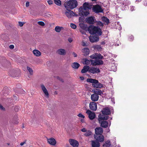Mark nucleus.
Wrapping results in <instances>:
<instances>
[{
  "label": "nucleus",
  "instance_id": "obj_16",
  "mask_svg": "<svg viewBox=\"0 0 147 147\" xmlns=\"http://www.w3.org/2000/svg\"><path fill=\"white\" fill-rule=\"evenodd\" d=\"M40 86L42 90L45 94V96L47 98H48L49 97V94L46 88L43 84H41Z\"/></svg>",
  "mask_w": 147,
  "mask_h": 147
},
{
  "label": "nucleus",
  "instance_id": "obj_24",
  "mask_svg": "<svg viewBox=\"0 0 147 147\" xmlns=\"http://www.w3.org/2000/svg\"><path fill=\"white\" fill-rule=\"evenodd\" d=\"M82 52L84 55H87L89 54L90 51L88 48H86L82 49Z\"/></svg>",
  "mask_w": 147,
  "mask_h": 147
},
{
  "label": "nucleus",
  "instance_id": "obj_49",
  "mask_svg": "<svg viewBox=\"0 0 147 147\" xmlns=\"http://www.w3.org/2000/svg\"><path fill=\"white\" fill-rule=\"evenodd\" d=\"M9 47L10 49H12L14 48V46L13 45H11L9 46Z\"/></svg>",
  "mask_w": 147,
  "mask_h": 147
},
{
  "label": "nucleus",
  "instance_id": "obj_54",
  "mask_svg": "<svg viewBox=\"0 0 147 147\" xmlns=\"http://www.w3.org/2000/svg\"><path fill=\"white\" fill-rule=\"evenodd\" d=\"M21 91L22 93H20L21 94H24L25 92L22 90V89H21Z\"/></svg>",
  "mask_w": 147,
  "mask_h": 147
},
{
  "label": "nucleus",
  "instance_id": "obj_32",
  "mask_svg": "<svg viewBox=\"0 0 147 147\" xmlns=\"http://www.w3.org/2000/svg\"><path fill=\"white\" fill-rule=\"evenodd\" d=\"M63 29V28L62 27L57 26L55 28V29L56 32H60L61 30Z\"/></svg>",
  "mask_w": 147,
  "mask_h": 147
},
{
  "label": "nucleus",
  "instance_id": "obj_19",
  "mask_svg": "<svg viewBox=\"0 0 147 147\" xmlns=\"http://www.w3.org/2000/svg\"><path fill=\"white\" fill-rule=\"evenodd\" d=\"M57 53L59 55H64L66 53V51L65 49H60L57 51Z\"/></svg>",
  "mask_w": 147,
  "mask_h": 147
},
{
  "label": "nucleus",
  "instance_id": "obj_38",
  "mask_svg": "<svg viewBox=\"0 0 147 147\" xmlns=\"http://www.w3.org/2000/svg\"><path fill=\"white\" fill-rule=\"evenodd\" d=\"M38 24L42 26H44L45 25V24L44 22L42 21H39L38 22Z\"/></svg>",
  "mask_w": 147,
  "mask_h": 147
},
{
  "label": "nucleus",
  "instance_id": "obj_31",
  "mask_svg": "<svg viewBox=\"0 0 147 147\" xmlns=\"http://www.w3.org/2000/svg\"><path fill=\"white\" fill-rule=\"evenodd\" d=\"M102 21L105 22L106 24H108L109 23V19L107 18L103 17L102 18Z\"/></svg>",
  "mask_w": 147,
  "mask_h": 147
},
{
  "label": "nucleus",
  "instance_id": "obj_44",
  "mask_svg": "<svg viewBox=\"0 0 147 147\" xmlns=\"http://www.w3.org/2000/svg\"><path fill=\"white\" fill-rule=\"evenodd\" d=\"M0 109L3 111H5V108L0 104Z\"/></svg>",
  "mask_w": 147,
  "mask_h": 147
},
{
  "label": "nucleus",
  "instance_id": "obj_39",
  "mask_svg": "<svg viewBox=\"0 0 147 147\" xmlns=\"http://www.w3.org/2000/svg\"><path fill=\"white\" fill-rule=\"evenodd\" d=\"M70 27L73 29H75L76 28V25L74 24H71Z\"/></svg>",
  "mask_w": 147,
  "mask_h": 147
},
{
  "label": "nucleus",
  "instance_id": "obj_58",
  "mask_svg": "<svg viewBox=\"0 0 147 147\" xmlns=\"http://www.w3.org/2000/svg\"><path fill=\"white\" fill-rule=\"evenodd\" d=\"M111 101H112V102H113V103L114 104L115 103V101L114 100V99H111Z\"/></svg>",
  "mask_w": 147,
  "mask_h": 147
},
{
  "label": "nucleus",
  "instance_id": "obj_34",
  "mask_svg": "<svg viewBox=\"0 0 147 147\" xmlns=\"http://www.w3.org/2000/svg\"><path fill=\"white\" fill-rule=\"evenodd\" d=\"M27 69L29 71L30 74L31 75H32L33 74V70L32 69L29 67H27Z\"/></svg>",
  "mask_w": 147,
  "mask_h": 147
},
{
  "label": "nucleus",
  "instance_id": "obj_6",
  "mask_svg": "<svg viewBox=\"0 0 147 147\" xmlns=\"http://www.w3.org/2000/svg\"><path fill=\"white\" fill-rule=\"evenodd\" d=\"M87 82L92 83V86L94 88H101L103 86L98 81L95 79L92 78H88L87 79Z\"/></svg>",
  "mask_w": 147,
  "mask_h": 147
},
{
  "label": "nucleus",
  "instance_id": "obj_4",
  "mask_svg": "<svg viewBox=\"0 0 147 147\" xmlns=\"http://www.w3.org/2000/svg\"><path fill=\"white\" fill-rule=\"evenodd\" d=\"M88 31L91 34H97L99 35H101L102 32L101 29L98 27L90 25L88 28Z\"/></svg>",
  "mask_w": 147,
  "mask_h": 147
},
{
  "label": "nucleus",
  "instance_id": "obj_41",
  "mask_svg": "<svg viewBox=\"0 0 147 147\" xmlns=\"http://www.w3.org/2000/svg\"><path fill=\"white\" fill-rule=\"evenodd\" d=\"M78 116L82 118H84L85 117V116L81 113L78 114Z\"/></svg>",
  "mask_w": 147,
  "mask_h": 147
},
{
  "label": "nucleus",
  "instance_id": "obj_59",
  "mask_svg": "<svg viewBox=\"0 0 147 147\" xmlns=\"http://www.w3.org/2000/svg\"><path fill=\"white\" fill-rule=\"evenodd\" d=\"M80 78L81 80H83L84 79V78L83 77H80Z\"/></svg>",
  "mask_w": 147,
  "mask_h": 147
},
{
  "label": "nucleus",
  "instance_id": "obj_62",
  "mask_svg": "<svg viewBox=\"0 0 147 147\" xmlns=\"http://www.w3.org/2000/svg\"><path fill=\"white\" fill-rule=\"evenodd\" d=\"M22 127H23V128L24 127V126H23V125L22 126Z\"/></svg>",
  "mask_w": 147,
  "mask_h": 147
},
{
  "label": "nucleus",
  "instance_id": "obj_21",
  "mask_svg": "<svg viewBox=\"0 0 147 147\" xmlns=\"http://www.w3.org/2000/svg\"><path fill=\"white\" fill-rule=\"evenodd\" d=\"M73 12L72 11L67 10V11H66L65 13V14L66 16L69 18H71L73 16Z\"/></svg>",
  "mask_w": 147,
  "mask_h": 147
},
{
  "label": "nucleus",
  "instance_id": "obj_23",
  "mask_svg": "<svg viewBox=\"0 0 147 147\" xmlns=\"http://www.w3.org/2000/svg\"><path fill=\"white\" fill-rule=\"evenodd\" d=\"M79 25L80 28L82 29L85 30H88V28L87 25L83 23H80Z\"/></svg>",
  "mask_w": 147,
  "mask_h": 147
},
{
  "label": "nucleus",
  "instance_id": "obj_17",
  "mask_svg": "<svg viewBox=\"0 0 147 147\" xmlns=\"http://www.w3.org/2000/svg\"><path fill=\"white\" fill-rule=\"evenodd\" d=\"M103 132L102 129L101 127H97L95 129V132L96 135H102Z\"/></svg>",
  "mask_w": 147,
  "mask_h": 147
},
{
  "label": "nucleus",
  "instance_id": "obj_61",
  "mask_svg": "<svg viewBox=\"0 0 147 147\" xmlns=\"http://www.w3.org/2000/svg\"><path fill=\"white\" fill-rule=\"evenodd\" d=\"M130 38L132 39H132L133 38V36H131L130 37Z\"/></svg>",
  "mask_w": 147,
  "mask_h": 147
},
{
  "label": "nucleus",
  "instance_id": "obj_47",
  "mask_svg": "<svg viewBox=\"0 0 147 147\" xmlns=\"http://www.w3.org/2000/svg\"><path fill=\"white\" fill-rule=\"evenodd\" d=\"M48 3L49 5H51L53 4V2L51 0H49L48 1Z\"/></svg>",
  "mask_w": 147,
  "mask_h": 147
},
{
  "label": "nucleus",
  "instance_id": "obj_52",
  "mask_svg": "<svg viewBox=\"0 0 147 147\" xmlns=\"http://www.w3.org/2000/svg\"><path fill=\"white\" fill-rule=\"evenodd\" d=\"M29 5V2H27L26 3V7H28Z\"/></svg>",
  "mask_w": 147,
  "mask_h": 147
},
{
  "label": "nucleus",
  "instance_id": "obj_56",
  "mask_svg": "<svg viewBox=\"0 0 147 147\" xmlns=\"http://www.w3.org/2000/svg\"><path fill=\"white\" fill-rule=\"evenodd\" d=\"M144 5L147 6V0L145 1Z\"/></svg>",
  "mask_w": 147,
  "mask_h": 147
},
{
  "label": "nucleus",
  "instance_id": "obj_5",
  "mask_svg": "<svg viewBox=\"0 0 147 147\" xmlns=\"http://www.w3.org/2000/svg\"><path fill=\"white\" fill-rule=\"evenodd\" d=\"M78 5L77 2L75 0H70L65 3V7L67 10L73 9Z\"/></svg>",
  "mask_w": 147,
  "mask_h": 147
},
{
  "label": "nucleus",
  "instance_id": "obj_33",
  "mask_svg": "<svg viewBox=\"0 0 147 147\" xmlns=\"http://www.w3.org/2000/svg\"><path fill=\"white\" fill-rule=\"evenodd\" d=\"M84 60V62H83L84 64L88 65L90 64V60H89L87 59H85Z\"/></svg>",
  "mask_w": 147,
  "mask_h": 147
},
{
  "label": "nucleus",
  "instance_id": "obj_13",
  "mask_svg": "<svg viewBox=\"0 0 147 147\" xmlns=\"http://www.w3.org/2000/svg\"><path fill=\"white\" fill-rule=\"evenodd\" d=\"M69 142L70 144L73 147H78L79 146V143L76 140L71 139L69 140Z\"/></svg>",
  "mask_w": 147,
  "mask_h": 147
},
{
  "label": "nucleus",
  "instance_id": "obj_30",
  "mask_svg": "<svg viewBox=\"0 0 147 147\" xmlns=\"http://www.w3.org/2000/svg\"><path fill=\"white\" fill-rule=\"evenodd\" d=\"M130 4V2L128 0H126L123 1L122 3V6L129 5Z\"/></svg>",
  "mask_w": 147,
  "mask_h": 147
},
{
  "label": "nucleus",
  "instance_id": "obj_53",
  "mask_svg": "<svg viewBox=\"0 0 147 147\" xmlns=\"http://www.w3.org/2000/svg\"><path fill=\"white\" fill-rule=\"evenodd\" d=\"M73 54L74 55V57H76L77 56V55L76 53H74Z\"/></svg>",
  "mask_w": 147,
  "mask_h": 147
},
{
  "label": "nucleus",
  "instance_id": "obj_35",
  "mask_svg": "<svg viewBox=\"0 0 147 147\" xmlns=\"http://www.w3.org/2000/svg\"><path fill=\"white\" fill-rule=\"evenodd\" d=\"M55 3L57 5L60 6L61 5V1L60 0H54Z\"/></svg>",
  "mask_w": 147,
  "mask_h": 147
},
{
  "label": "nucleus",
  "instance_id": "obj_36",
  "mask_svg": "<svg viewBox=\"0 0 147 147\" xmlns=\"http://www.w3.org/2000/svg\"><path fill=\"white\" fill-rule=\"evenodd\" d=\"M94 48L95 49H96L98 51L102 49L101 46L99 45H96L94 46Z\"/></svg>",
  "mask_w": 147,
  "mask_h": 147
},
{
  "label": "nucleus",
  "instance_id": "obj_3",
  "mask_svg": "<svg viewBox=\"0 0 147 147\" xmlns=\"http://www.w3.org/2000/svg\"><path fill=\"white\" fill-rule=\"evenodd\" d=\"M102 114H100L99 115V121H100V120H107L109 116L107 115L110 114V110L108 107H106L104 109L101 111Z\"/></svg>",
  "mask_w": 147,
  "mask_h": 147
},
{
  "label": "nucleus",
  "instance_id": "obj_27",
  "mask_svg": "<svg viewBox=\"0 0 147 147\" xmlns=\"http://www.w3.org/2000/svg\"><path fill=\"white\" fill-rule=\"evenodd\" d=\"M80 66V65L77 62H74L71 64L73 68L75 69H78Z\"/></svg>",
  "mask_w": 147,
  "mask_h": 147
},
{
  "label": "nucleus",
  "instance_id": "obj_45",
  "mask_svg": "<svg viewBox=\"0 0 147 147\" xmlns=\"http://www.w3.org/2000/svg\"><path fill=\"white\" fill-rule=\"evenodd\" d=\"M19 109V107H16L14 108L15 111L16 112H17Z\"/></svg>",
  "mask_w": 147,
  "mask_h": 147
},
{
  "label": "nucleus",
  "instance_id": "obj_25",
  "mask_svg": "<svg viewBox=\"0 0 147 147\" xmlns=\"http://www.w3.org/2000/svg\"><path fill=\"white\" fill-rule=\"evenodd\" d=\"M92 147H99L100 146V143L97 141H92Z\"/></svg>",
  "mask_w": 147,
  "mask_h": 147
},
{
  "label": "nucleus",
  "instance_id": "obj_18",
  "mask_svg": "<svg viewBox=\"0 0 147 147\" xmlns=\"http://www.w3.org/2000/svg\"><path fill=\"white\" fill-rule=\"evenodd\" d=\"M47 141L49 144L53 146H55L56 143V141L55 139L53 138L47 139Z\"/></svg>",
  "mask_w": 147,
  "mask_h": 147
},
{
  "label": "nucleus",
  "instance_id": "obj_20",
  "mask_svg": "<svg viewBox=\"0 0 147 147\" xmlns=\"http://www.w3.org/2000/svg\"><path fill=\"white\" fill-rule=\"evenodd\" d=\"M98 95L95 94H92L91 96V100L94 102L97 101L98 100Z\"/></svg>",
  "mask_w": 147,
  "mask_h": 147
},
{
  "label": "nucleus",
  "instance_id": "obj_29",
  "mask_svg": "<svg viewBox=\"0 0 147 147\" xmlns=\"http://www.w3.org/2000/svg\"><path fill=\"white\" fill-rule=\"evenodd\" d=\"M111 145L110 141L107 140L106 141L105 143L103 144V147H109Z\"/></svg>",
  "mask_w": 147,
  "mask_h": 147
},
{
  "label": "nucleus",
  "instance_id": "obj_1",
  "mask_svg": "<svg viewBox=\"0 0 147 147\" xmlns=\"http://www.w3.org/2000/svg\"><path fill=\"white\" fill-rule=\"evenodd\" d=\"M90 57L92 59H95V60H90L91 64L92 65L96 66L103 64V61L100 60L103 58V56L100 54L95 53L90 56Z\"/></svg>",
  "mask_w": 147,
  "mask_h": 147
},
{
  "label": "nucleus",
  "instance_id": "obj_43",
  "mask_svg": "<svg viewBox=\"0 0 147 147\" xmlns=\"http://www.w3.org/2000/svg\"><path fill=\"white\" fill-rule=\"evenodd\" d=\"M19 25L20 26H22L23 25L24 23L22 22H19Z\"/></svg>",
  "mask_w": 147,
  "mask_h": 147
},
{
  "label": "nucleus",
  "instance_id": "obj_42",
  "mask_svg": "<svg viewBox=\"0 0 147 147\" xmlns=\"http://www.w3.org/2000/svg\"><path fill=\"white\" fill-rule=\"evenodd\" d=\"M26 140H25L23 142H21L20 143V145L21 146H23L26 143Z\"/></svg>",
  "mask_w": 147,
  "mask_h": 147
},
{
  "label": "nucleus",
  "instance_id": "obj_2",
  "mask_svg": "<svg viewBox=\"0 0 147 147\" xmlns=\"http://www.w3.org/2000/svg\"><path fill=\"white\" fill-rule=\"evenodd\" d=\"M92 7L91 5L88 3L85 2L83 4V7L80 8L79 10L82 15L86 16L89 14V10Z\"/></svg>",
  "mask_w": 147,
  "mask_h": 147
},
{
  "label": "nucleus",
  "instance_id": "obj_46",
  "mask_svg": "<svg viewBox=\"0 0 147 147\" xmlns=\"http://www.w3.org/2000/svg\"><path fill=\"white\" fill-rule=\"evenodd\" d=\"M135 7L133 6H131L130 7V9L131 11L134 10Z\"/></svg>",
  "mask_w": 147,
  "mask_h": 147
},
{
  "label": "nucleus",
  "instance_id": "obj_28",
  "mask_svg": "<svg viewBox=\"0 0 147 147\" xmlns=\"http://www.w3.org/2000/svg\"><path fill=\"white\" fill-rule=\"evenodd\" d=\"M33 53L36 56H39L41 55L40 52L37 50H34L33 51Z\"/></svg>",
  "mask_w": 147,
  "mask_h": 147
},
{
  "label": "nucleus",
  "instance_id": "obj_51",
  "mask_svg": "<svg viewBox=\"0 0 147 147\" xmlns=\"http://www.w3.org/2000/svg\"><path fill=\"white\" fill-rule=\"evenodd\" d=\"M82 131L83 132H85L86 131V130L85 128H83L81 129Z\"/></svg>",
  "mask_w": 147,
  "mask_h": 147
},
{
  "label": "nucleus",
  "instance_id": "obj_55",
  "mask_svg": "<svg viewBox=\"0 0 147 147\" xmlns=\"http://www.w3.org/2000/svg\"><path fill=\"white\" fill-rule=\"evenodd\" d=\"M82 45L84 46H86V44L84 42H83L82 43Z\"/></svg>",
  "mask_w": 147,
  "mask_h": 147
},
{
  "label": "nucleus",
  "instance_id": "obj_48",
  "mask_svg": "<svg viewBox=\"0 0 147 147\" xmlns=\"http://www.w3.org/2000/svg\"><path fill=\"white\" fill-rule=\"evenodd\" d=\"M73 40V39L72 38H68V41L69 42L71 43V42Z\"/></svg>",
  "mask_w": 147,
  "mask_h": 147
},
{
  "label": "nucleus",
  "instance_id": "obj_37",
  "mask_svg": "<svg viewBox=\"0 0 147 147\" xmlns=\"http://www.w3.org/2000/svg\"><path fill=\"white\" fill-rule=\"evenodd\" d=\"M91 134L92 132L88 130L86 131V133L84 134V135L86 136H88L91 135Z\"/></svg>",
  "mask_w": 147,
  "mask_h": 147
},
{
  "label": "nucleus",
  "instance_id": "obj_40",
  "mask_svg": "<svg viewBox=\"0 0 147 147\" xmlns=\"http://www.w3.org/2000/svg\"><path fill=\"white\" fill-rule=\"evenodd\" d=\"M97 24L98 25L100 26H102L103 25V23L100 21H98L97 22Z\"/></svg>",
  "mask_w": 147,
  "mask_h": 147
},
{
  "label": "nucleus",
  "instance_id": "obj_10",
  "mask_svg": "<svg viewBox=\"0 0 147 147\" xmlns=\"http://www.w3.org/2000/svg\"><path fill=\"white\" fill-rule=\"evenodd\" d=\"M101 120H100V121H99V122L100 123L101 126L102 127L106 128L110 126L111 122L110 121H104L101 122Z\"/></svg>",
  "mask_w": 147,
  "mask_h": 147
},
{
  "label": "nucleus",
  "instance_id": "obj_50",
  "mask_svg": "<svg viewBox=\"0 0 147 147\" xmlns=\"http://www.w3.org/2000/svg\"><path fill=\"white\" fill-rule=\"evenodd\" d=\"M5 36V35L4 34H2L1 35V38L3 39L4 40V38H3V37Z\"/></svg>",
  "mask_w": 147,
  "mask_h": 147
},
{
  "label": "nucleus",
  "instance_id": "obj_60",
  "mask_svg": "<svg viewBox=\"0 0 147 147\" xmlns=\"http://www.w3.org/2000/svg\"><path fill=\"white\" fill-rule=\"evenodd\" d=\"M81 121L82 122H84V119H81Z\"/></svg>",
  "mask_w": 147,
  "mask_h": 147
},
{
  "label": "nucleus",
  "instance_id": "obj_22",
  "mask_svg": "<svg viewBox=\"0 0 147 147\" xmlns=\"http://www.w3.org/2000/svg\"><path fill=\"white\" fill-rule=\"evenodd\" d=\"M90 69V67L87 65H85L84 66L83 69L82 70L81 72L82 73H84L86 72L89 70Z\"/></svg>",
  "mask_w": 147,
  "mask_h": 147
},
{
  "label": "nucleus",
  "instance_id": "obj_8",
  "mask_svg": "<svg viewBox=\"0 0 147 147\" xmlns=\"http://www.w3.org/2000/svg\"><path fill=\"white\" fill-rule=\"evenodd\" d=\"M92 10L96 13H101L103 12V10L102 9L101 6L98 5H96L94 6L92 8Z\"/></svg>",
  "mask_w": 147,
  "mask_h": 147
},
{
  "label": "nucleus",
  "instance_id": "obj_14",
  "mask_svg": "<svg viewBox=\"0 0 147 147\" xmlns=\"http://www.w3.org/2000/svg\"><path fill=\"white\" fill-rule=\"evenodd\" d=\"M89 39L91 42H94L99 40V37L97 36H90L89 37Z\"/></svg>",
  "mask_w": 147,
  "mask_h": 147
},
{
  "label": "nucleus",
  "instance_id": "obj_15",
  "mask_svg": "<svg viewBox=\"0 0 147 147\" xmlns=\"http://www.w3.org/2000/svg\"><path fill=\"white\" fill-rule=\"evenodd\" d=\"M90 109L94 111H95L97 109V105L96 102H91L89 104Z\"/></svg>",
  "mask_w": 147,
  "mask_h": 147
},
{
  "label": "nucleus",
  "instance_id": "obj_26",
  "mask_svg": "<svg viewBox=\"0 0 147 147\" xmlns=\"http://www.w3.org/2000/svg\"><path fill=\"white\" fill-rule=\"evenodd\" d=\"M92 91L94 94L98 95H101L102 94V92L100 90L98 89H94Z\"/></svg>",
  "mask_w": 147,
  "mask_h": 147
},
{
  "label": "nucleus",
  "instance_id": "obj_7",
  "mask_svg": "<svg viewBox=\"0 0 147 147\" xmlns=\"http://www.w3.org/2000/svg\"><path fill=\"white\" fill-rule=\"evenodd\" d=\"M86 20V22L90 24H93L96 23V21L94 17L93 16L87 17Z\"/></svg>",
  "mask_w": 147,
  "mask_h": 147
},
{
  "label": "nucleus",
  "instance_id": "obj_11",
  "mask_svg": "<svg viewBox=\"0 0 147 147\" xmlns=\"http://www.w3.org/2000/svg\"><path fill=\"white\" fill-rule=\"evenodd\" d=\"M89 71L93 74H97L100 72V70L98 67H91Z\"/></svg>",
  "mask_w": 147,
  "mask_h": 147
},
{
  "label": "nucleus",
  "instance_id": "obj_12",
  "mask_svg": "<svg viewBox=\"0 0 147 147\" xmlns=\"http://www.w3.org/2000/svg\"><path fill=\"white\" fill-rule=\"evenodd\" d=\"M94 138L98 141L100 142H103L104 140V137L102 135H94Z\"/></svg>",
  "mask_w": 147,
  "mask_h": 147
},
{
  "label": "nucleus",
  "instance_id": "obj_9",
  "mask_svg": "<svg viewBox=\"0 0 147 147\" xmlns=\"http://www.w3.org/2000/svg\"><path fill=\"white\" fill-rule=\"evenodd\" d=\"M86 113L88 115L89 118L91 120L93 119L95 117V113L89 110H87Z\"/></svg>",
  "mask_w": 147,
  "mask_h": 147
},
{
  "label": "nucleus",
  "instance_id": "obj_57",
  "mask_svg": "<svg viewBox=\"0 0 147 147\" xmlns=\"http://www.w3.org/2000/svg\"><path fill=\"white\" fill-rule=\"evenodd\" d=\"M141 1H142V0H136V3H137V2L138 3L139 2H140Z\"/></svg>",
  "mask_w": 147,
  "mask_h": 147
}]
</instances>
